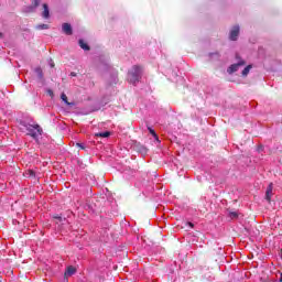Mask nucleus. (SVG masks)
I'll return each mask as SVG.
<instances>
[{
  "label": "nucleus",
  "mask_w": 282,
  "mask_h": 282,
  "mask_svg": "<svg viewBox=\"0 0 282 282\" xmlns=\"http://www.w3.org/2000/svg\"><path fill=\"white\" fill-rule=\"evenodd\" d=\"M24 127L28 131L26 135H30L33 140H36L39 135H43V128L39 124H26Z\"/></svg>",
  "instance_id": "f257e3e1"
},
{
  "label": "nucleus",
  "mask_w": 282,
  "mask_h": 282,
  "mask_svg": "<svg viewBox=\"0 0 282 282\" xmlns=\"http://www.w3.org/2000/svg\"><path fill=\"white\" fill-rule=\"evenodd\" d=\"M142 78V68L141 66H133L132 70L129 73L130 83H138Z\"/></svg>",
  "instance_id": "f03ea898"
},
{
  "label": "nucleus",
  "mask_w": 282,
  "mask_h": 282,
  "mask_svg": "<svg viewBox=\"0 0 282 282\" xmlns=\"http://www.w3.org/2000/svg\"><path fill=\"white\" fill-rule=\"evenodd\" d=\"M236 59L238 62L228 67L227 69L228 74H235V72H239V67H243V65H246V61L241 59L239 54H236Z\"/></svg>",
  "instance_id": "7ed1b4c3"
},
{
  "label": "nucleus",
  "mask_w": 282,
  "mask_h": 282,
  "mask_svg": "<svg viewBox=\"0 0 282 282\" xmlns=\"http://www.w3.org/2000/svg\"><path fill=\"white\" fill-rule=\"evenodd\" d=\"M239 31H240L239 25H235L231 29V31L229 33L230 41H237V39H239Z\"/></svg>",
  "instance_id": "20e7f679"
},
{
  "label": "nucleus",
  "mask_w": 282,
  "mask_h": 282,
  "mask_svg": "<svg viewBox=\"0 0 282 282\" xmlns=\"http://www.w3.org/2000/svg\"><path fill=\"white\" fill-rule=\"evenodd\" d=\"M62 31L66 36H72L74 34V30L72 29V24L69 23H63L62 24Z\"/></svg>",
  "instance_id": "39448f33"
},
{
  "label": "nucleus",
  "mask_w": 282,
  "mask_h": 282,
  "mask_svg": "<svg viewBox=\"0 0 282 282\" xmlns=\"http://www.w3.org/2000/svg\"><path fill=\"white\" fill-rule=\"evenodd\" d=\"M274 188V185L272 183H270L268 185L267 192H265V199L267 202H272V191Z\"/></svg>",
  "instance_id": "423d86ee"
},
{
  "label": "nucleus",
  "mask_w": 282,
  "mask_h": 282,
  "mask_svg": "<svg viewBox=\"0 0 282 282\" xmlns=\"http://www.w3.org/2000/svg\"><path fill=\"white\" fill-rule=\"evenodd\" d=\"M43 19H50V7L47 3L43 4V13H42Z\"/></svg>",
  "instance_id": "0eeeda50"
},
{
  "label": "nucleus",
  "mask_w": 282,
  "mask_h": 282,
  "mask_svg": "<svg viewBox=\"0 0 282 282\" xmlns=\"http://www.w3.org/2000/svg\"><path fill=\"white\" fill-rule=\"evenodd\" d=\"M78 44H79V47L85 52H89V50H91V47H89L84 40H79Z\"/></svg>",
  "instance_id": "6e6552de"
},
{
  "label": "nucleus",
  "mask_w": 282,
  "mask_h": 282,
  "mask_svg": "<svg viewBox=\"0 0 282 282\" xmlns=\"http://www.w3.org/2000/svg\"><path fill=\"white\" fill-rule=\"evenodd\" d=\"M76 274V268L74 267H67L66 271H65V276H72Z\"/></svg>",
  "instance_id": "1a4fd4ad"
},
{
  "label": "nucleus",
  "mask_w": 282,
  "mask_h": 282,
  "mask_svg": "<svg viewBox=\"0 0 282 282\" xmlns=\"http://www.w3.org/2000/svg\"><path fill=\"white\" fill-rule=\"evenodd\" d=\"M134 149L139 151V153H147V148L140 143H135Z\"/></svg>",
  "instance_id": "9d476101"
},
{
  "label": "nucleus",
  "mask_w": 282,
  "mask_h": 282,
  "mask_svg": "<svg viewBox=\"0 0 282 282\" xmlns=\"http://www.w3.org/2000/svg\"><path fill=\"white\" fill-rule=\"evenodd\" d=\"M61 99L63 100V102H65V105H67L68 107H73L74 102H68L67 100V95H65V93H63L61 95Z\"/></svg>",
  "instance_id": "9b49d317"
},
{
  "label": "nucleus",
  "mask_w": 282,
  "mask_h": 282,
  "mask_svg": "<svg viewBox=\"0 0 282 282\" xmlns=\"http://www.w3.org/2000/svg\"><path fill=\"white\" fill-rule=\"evenodd\" d=\"M95 135H96V138H109V135H111V132H109V131L98 132Z\"/></svg>",
  "instance_id": "f8f14e48"
},
{
  "label": "nucleus",
  "mask_w": 282,
  "mask_h": 282,
  "mask_svg": "<svg viewBox=\"0 0 282 282\" xmlns=\"http://www.w3.org/2000/svg\"><path fill=\"white\" fill-rule=\"evenodd\" d=\"M250 69H252V65H248L247 67H245L241 73L242 76H248V74H250Z\"/></svg>",
  "instance_id": "ddd939ff"
},
{
  "label": "nucleus",
  "mask_w": 282,
  "mask_h": 282,
  "mask_svg": "<svg viewBox=\"0 0 282 282\" xmlns=\"http://www.w3.org/2000/svg\"><path fill=\"white\" fill-rule=\"evenodd\" d=\"M53 219H57V221H59V223H63V221L66 220V219L63 218V216H61V215H54V216H53Z\"/></svg>",
  "instance_id": "4468645a"
},
{
  "label": "nucleus",
  "mask_w": 282,
  "mask_h": 282,
  "mask_svg": "<svg viewBox=\"0 0 282 282\" xmlns=\"http://www.w3.org/2000/svg\"><path fill=\"white\" fill-rule=\"evenodd\" d=\"M37 30H50V25L48 24H40V25H37Z\"/></svg>",
  "instance_id": "2eb2a0df"
},
{
  "label": "nucleus",
  "mask_w": 282,
  "mask_h": 282,
  "mask_svg": "<svg viewBox=\"0 0 282 282\" xmlns=\"http://www.w3.org/2000/svg\"><path fill=\"white\" fill-rule=\"evenodd\" d=\"M148 130L150 131L151 135L158 140V133H155V130H153L151 127H148Z\"/></svg>",
  "instance_id": "dca6fc26"
},
{
  "label": "nucleus",
  "mask_w": 282,
  "mask_h": 282,
  "mask_svg": "<svg viewBox=\"0 0 282 282\" xmlns=\"http://www.w3.org/2000/svg\"><path fill=\"white\" fill-rule=\"evenodd\" d=\"M229 217L231 219H237V217H239V214L237 212H231V213H229Z\"/></svg>",
  "instance_id": "f3484780"
},
{
  "label": "nucleus",
  "mask_w": 282,
  "mask_h": 282,
  "mask_svg": "<svg viewBox=\"0 0 282 282\" xmlns=\"http://www.w3.org/2000/svg\"><path fill=\"white\" fill-rule=\"evenodd\" d=\"M26 175H29V177H34V170H29L28 172H26Z\"/></svg>",
  "instance_id": "a211bd4d"
},
{
  "label": "nucleus",
  "mask_w": 282,
  "mask_h": 282,
  "mask_svg": "<svg viewBox=\"0 0 282 282\" xmlns=\"http://www.w3.org/2000/svg\"><path fill=\"white\" fill-rule=\"evenodd\" d=\"M76 147H78V149H82V151H85V145L83 143H76Z\"/></svg>",
  "instance_id": "6ab92c4d"
},
{
  "label": "nucleus",
  "mask_w": 282,
  "mask_h": 282,
  "mask_svg": "<svg viewBox=\"0 0 282 282\" xmlns=\"http://www.w3.org/2000/svg\"><path fill=\"white\" fill-rule=\"evenodd\" d=\"M187 226H189V228H195V225L193 223H187Z\"/></svg>",
  "instance_id": "aec40b11"
},
{
  "label": "nucleus",
  "mask_w": 282,
  "mask_h": 282,
  "mask_svg": "<svg viewBox=\"0 0 282 282\" xmlns=\"http://www.w3.org/2000/svg\"><path fill=\"white\" fill-rule=\"evenodd\" d=\"M50 96H54V93L52 90H48Z\"/></svg>",
  "instance_id": "412c9836"
},
{
  "label": "nucleus",
  "mask_w": 282,
  "mask_h": 282,
  "mask_svg": "<svg viewBox=\"0 0 282 282\" xmlns=\"http://www.w3.org/2000/svg\"><path fill=\"white\" fill-rule=\"evenodd\" d=\"M51 67H55V64H54V62H52V63H51Z\"/></svg>",
  "instance_id": "4be33fe9"
},
{
  "label": "nucleus",
  "mask_w": 282,
  "mask_h": 282,
  "mask_svg": "<svg viewBox=\"0 0 282 282\" xmlns=\"http://www.w3.org/2000/svg\"><path fill=\"white\" fill-rule=\"evenodd\" d=\"M70 76H76V73H70Z\"/></svg>",
  "instance_id": "5701e85b"
},
{
  "label": "nucleus",
  "mask_w": 282,
  "mask_h": 282,
  "mask_svg": "<svg viewBox=\"0 0 282 282\" xmlns=\"http://www.w3.org/2000/svg\"><path fill=\"white\" fill-rule=\"evenodd\" d=\"M280 282H282V273H281V275H280Z\"/></svg>",
  "instance_id": "b1692460"
},
{
  "label": "nucleus",
  "mask_w": 282,
  "mask_h": 282,
  "mask_svg": "<svg viewBox=\"0 0 282 282\" xmlns=\"http://www.w3.org/2000/svg\"><path fill=\"white\" fill-rule=\"evenodd\" d=\"M280 254H282V249L280 250Z\"/></svg>",
  "instance_id": "393cba45"
}]
</instances>
